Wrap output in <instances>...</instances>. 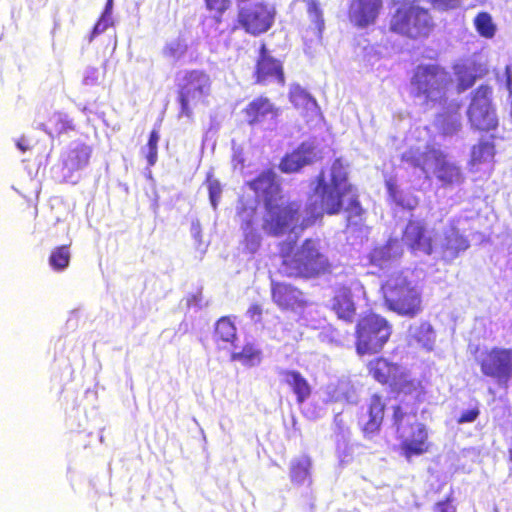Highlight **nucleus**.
I'll use <instances>...</instances> for the list:
<instances>
[{"mask_svg": "<svg viewBox=\"0 0 512 512\" xmlns=\"http://www.w3.org/2000/svg\"><path fill=\"white\" fill-rule=\"evenodd\" d=\"M314 193L319 198L320 207L315 204L307 206V216L299 224L304 231L315 225L324 215L333 216L343 209L347 213V225H359L363 221V209L356 187L349 182L346 165L336 158L329 168H323L315 177Z\"/></svg>", "mask_w": 512, "mask_h": 512, "instance_id": "f257e3e1", "label": "nucleus"}, {"mask_svg": "<svg viewBox=\"0 0 512 512\" xmlns=\"http://www.w3.org/2000/svg\"><path fill=\"white\" fill-rule=\"evenodd\" d=\"M246 186L263 205L261 229L266 235L279 237L294 230L299 221L301 205L284 199L281 179L273 167L260 171L246 182Z\"/></svg>", "mask_w": 512, "mask_h": 512, "instance_id": "f03ea898", "label": "nucleus"}, {"mask_svg": "<svg viewBox=\"0 0 512 512\" xmlns=\"http://www.w3.org/2000/svg\"><path fill=\"white\" fill-rule=\"evenodd\" d=\"M280 257L284 274L290 278L311 279L332 270L320 238L304 239L295 252L292 243L284 242L280 248Z\"/></svg>", "mask_w": 512, "mask_h": 512, "instance_id": "7ed1b4c3", "label": "nucleus"}, {"mask_svg": "<svg viewBox=\"0 0 512 512\" xmlns=\"http://www.w3.org/2000/svg\"><path fill=\"white\" fill-rule=\"evenodd\" d=\"M381 293L386 308L399 316L414 318L423 310L420 289L403 271L388 275Z\"/></svg>", "mask_w": 512, "mask_h": 512, "instance_id": "20e7f679", "label": "nucleus"}, {"mask_svg": "<svg viewBox=\"0 0 512 512\" xmlns=\"http://www.w3.org/2000/svg\"><path fill=\"white\" fill-rule=\"evenodd\" d=\"M435 28L429 10L414 1H404L398 5L390 17L391 32L418 40L428 38Z\"/></svg>", "mask_w": 512, "mask_h": 512, "instance_id": "39448f33", "label": "nucleus"}, {"mask_svg": "<svg viewBox=\"0 0 512 512\" xmlns=\"http://www.w3.org/2000/svg\"><path fill=\"white\" fill-rule=\"evenodd\" d=\"M451 84L450 73L436 62L418 64L410 78L411 94L426 104L445 99Z\"/></svg>", "mask_w": 512, "mask_h": 512, "instance_id": "423d86ee", "label": "nucleus"}, {"mask_svg": "<svg viewBox=\"0 0 512 512\" xmlns=\"http://www.w3.org/2000/svg\"><path fill=\"white\" fill-rule=\"evenodd\" d=\"M392 335L391 323L382 315L366 312L355 325L354 345L359 356L380 353Z\"/></svg>", "mask_w": 512, "mask_h": 512, "instance_id": "0eeeda50", "label": "nucleus"}, {"mask_svg": "<svg viewBox=\"0 0 512 512\" xmlns=\"http://www.w3.org/2000/svg\"><path fill=\"white\" fill-rule=\"evenodd\" d=\"M366 369L375 382L389 388L390 392L396 395H410L416 392L420 385L404 366L383 356L369 360Z\"/></svg>", "mask_w": 512, "mask_h": 512, "instance_id": "6e6552de", "label": "nucleus"}, {"mask_svg": "<svg viewBox=\"0 0 512 512\" xmlns=\"http://www.w3.org/2000/svg\"><path fill=\"white\" fill-rule=\"evenodd\" d=\"M483 377L500 388L507 389L512 381V348L493 346L484 349L476 358Z\"/></svg>", "mask_w": 512, "mask_h": 512, "instance_id": "1a4fd4ad", "label": "nucleus"}, {"mask_svg": "<svg viewBox=\"0 0 512 512\" xmlns=\"http://www.w3.org/2000/svg\"><path fill=\"white\" fill-rule=\"evenodd\" d=\"M211 78L204 70L186 71L183 83L179 85L177 100L180 105L179 116L192 117V106H196L210 95Z\"/></svg>", "mask_w": 512, "mask_h": 512, "instance_id": "9d476101", "label": "nucleus"}, {"mask_svg": "<svg viewBox=\"0 0 512 512\" xmlns=\"http://www.w3.org/2000/svg\"><path fill=\"white\" fill-rule=\"evenodd\" d=\"M492 89L488 85H480L473 93L467 110L471 127L480 132H490L498 128L499 121L491 102Z\"/></svg>", "mask_w": 512, "mask_h": 512, "instance_id": "9b49d317", "label": "nucleus"}, {"mask_svg": "<svg viewBox=\"0 0 512 512\" xmlns=\"http://www.w3.org/2000/svg\"><path fill=\"white\" fill-rule=\"evenodd\" d=\"M276 9L264 2H255L239 7L237 23L246 33L259 36L271 29L275 22Z\"/></svg>", "mask_w": 512, "mask_h": 512, "instance_id": "f8f14e48", "label": "nucleus"}, {"mask_svg": "<svg viewBox=\"0 0 512 512\" xmlns=\"http://www.w3.org/2000/svg\"><path fill=\"white\" fill-rule=\"evenodd\" d=\"M253 77L255 83L260 85L276 82L284 86L286 83L282 62L271 55L265 42H261L258 48Z\"/></svg>", "mask_w": 512, "mask_h": 512, "instance_id": "ddd939ff", "label": "nucleus"}, {"mask_svg": "<svg viewBox=\"0 0 512 512\" xmlns=\"http://www.w3.org/2000/svg\"><path fill=\"white\" fill-rule=\"evenodd\" d=\"M402 242L412 253L431 255L434 250V239L422 220H409L402 232Z\"/></svg>", "mask_w": 512, "mask_h": 512, "instance_id": "4468645a", "label": "nucleus"}, {"mask_svg": "<svg viewBox=\"0 0 512 512\" xmlns=\"http://www.w3.org/2000/svg\"><path fill=\"white\" fill-rule=\"evenodd\" d=\"M271 298L282 311L302 312L308 306L303 291L285 282L272 281Z\"/></svg>", "mask_w": 512, "mask_h": 512, "instance_id": "2eb2a0df", "label": "nucleus"}, {"mask_svg": "<svg viewBox=\"0 0 512 512\" xmlns=\"http://www.w3.org/2000/svg\"><path fill=\"white\" fill-rule=\"evenodd\" d=\"M236 215L240 220L246 245H250L252 251L256 250L261 241V236L257 231L259 216L256 205L250 199L242 196L238 200Z\"/></svg>", "mask_w": 512, "mask_h": 512, "instance_id": "dca6fc26", "label": "nucleus"}, {"mask_svg": "<svg viewBox=\"0 0 512 512\" xmlns=\"http://www.w3.org/2000/svg\"><path fill=\"white\" fill-rule=\"evenodd\" d=\"M352 286L363 293L365 292L364 286L359 281H355L351 286L341 285L335 290L330 306L331 311L335 313L337 319L347 324H352L357 314V306L353 300Z\"/></svg>", "mask_w": 512, "mask_h": 512, "instance_id": "f3484780", "label": "nucleus"}, {"mask_svg": "<svg viewBox=\"0 0 512 512\" xmlns=\"http://www.w3.org/2000/svg\"><path fill=\"white\" fill-rule=\"evenodd\" d=\"M386 404L379 393L370 396L366 413L360 418V429L366 439H373L379 435L385 418Z\"/></svg>", "mask_w": 512, "mask_h": 512, "instance_id": "a211bd4d", "label": "nucleus"}, {"mask_svg": "<svg viewBox=\"0 0 512 512\" xmlns=\"http://www.w3.org/2000/svg\"><path fill=\"white\" fill-rule=\"evenodd\" d=\"M434 163V174L437 180L445 187L459 185L464 182L465 177L461 168L451 162L442 151L431 148L429 154Z\"/></svg>", "mask_w": 512, "mask_h": 512, "instance_id": "6ab92c4d", "label": "nucleus"}, {"mask_svg": "<svg viewBox=\"0 0 512 512\" xmlns=\"http://www.w3.org/2000/svg\"><path fill=\"white\" fill-rule=\"evenodd\" d=\"M383 0H351L348 8V18L357 28H367L376 23Z\"/></svg>", "mask_w": 512, "mask_h": 512, "instance_id": "aec40b11", "label": "nucleus"}, {"mask_svg": "<svg viewBox=\"0 0 512 512\" xmlns=\"http://www.w3.org/2000/svg\"><path fill=\"white\" fill-rule=\"evenodd\" d=\"M317 159L318 152L316 146L311 142H302L297 148L290 153H286L281 158L278 167L283 173H296Z\"/></svg>", "mask_w": 512, "mask_h": 512, "instance_id": "412c9836", "label": "nucleus"}, {"mask_svg": "<svg viewBox=\"0 0 512 512\" xmlns=\"http://www.w3.org/2000/svg\"><path fill=\"white\" fill-rule=\"evenodd\" d=\"M249 126L263 124L268 118L276 119L279 116V108L266 96H258L251 100L242 110Z\"/></svg>", "mask_w": 512, "mask_h": 512, "instance_id": "4be33fe9", "label": "nucleus"}, {"mask_svg": "<svg viewBox=\"0 0 512 512\" xmlns=\"http://www.w3.org/2000/svg\"><path fill=\"white\" fill-rule=\"evenodd\" d=\"M411 435L400 443L403 456L410 460L413 456H419L429 451L428 432L423 423L415 422L411 425Z\"/></svg>", "mask_w": 512, "mask_h": 512, "instance_id": "5701e85b", "label": "nucleus"}, {"mask_svg": "<svg viewBox=\"0 0 512 512\" xmlns=\"http://www.w3.org/2000/svg\"><path fill=\"white\" fill-rule=\"evenodd\" d=\"M470 246L468 238L458 228L451 226L444 232L440 246L441 256L445 261L456 259Z\"/></svg>", "mask_w": 512, "mask_h": 512, "instance_id": "b1692460", "label": "nucleus"}, {"mask_svg": "<svg viewBox=\"0 0 512 512\" xmlns=\"http://www.w3.org/2000/svg\"><path fill=\"white\" fill-rule=\"evenodd\" d=\"M92 149L90 146L81 143L68 150L62 156V165L69 173L85 168L90 161Z\"/></svg>", "mask_w": 512, "mask_h": 512, "instance_id": "393cba45", "label": "nucleus"}, {"mask_svg": "<svg viewBox=\"0 0 512 512\" xmlns=\"http://www.w3.org/2000/svg\"><path fill=\"white\" fill-rule=\"evenodd\" d=\"M284 382L291 388L298 404L304 403L312 394V387L308 380L297 370H282Z\"/></svg>", "mask_w": 512, "mask_h": 512, "instance_id": "a878e982", "label": "nucleus"}, {"mask_svg": "<svg viewBox=\"0 0 512 512\" xmlns=\"http://www.w3.org/2000/svg\"><path fill=\"white\" fill-rule=\"evenodd\" d=\"M76 125L67 113L56 111L52 113L46 124L43 125V130L50 136H60L75 131Z\"/></svg>", "mask_w": 512, "mask_h": 512, "instance_id": "bb28decb", "label": "nucleus"}, {"mask_svg": "<svg viewBox=\"0 0 512 512\" xmlns=\"http://www.w3.org/2000/svg\"><path fill=\"white\" fill-rule=\"evenodd\" d=\"M491 138V141L480 140L471 147L468 161L470 167H479L480 165L494 161L496 155L495 136H491Z\"/></svg>", "mask_w": 512, "mask_h": 512, "instance_id": "cd10ccee", "label": "nucleus"}, {"mask_svg": "<svg viewBox=\"0 0 512 512\" xmlns=\"http://www.w3.org/2000/svg\"><path fill=\"white\" fill-rule=\"evenodd\" d=\"M310 468L311 460L308 456H302L292 460L290 463V479L292 483L301 485L306 480L311 483Z\"/></svg>", "mask_w": 512, "mask_h": 512, "instance_id": "c85d7f7f", "label": "nucleus"}, {"mask_svg": "<svg viewBox=\"0 0 512 512\" xmlns=\"http://www.w3.org/2000/svg\"><path fill=\"white\" fill-rule=\"evenodd\" d=\"M215 340L233 343L237 338L236 326L228 316H223L217 320L214 330Z\"/></svg>", "mask_w": 512, "mask_h": 512, "instance_id": "c756f323", "label": "nucleus"}, {"mask_svg": "<svg viewBox=\"0 0 512 512\" xmlns=\"http://www.w3.org/2000/svg\"><path fill=\"white\" fill-rule=\"evenodd\" d=\"M70 258L69 245H61L52 249L48 261L54 271H63L69 266Z\"/></svg>", "mask_w": 512, "mask_h": 512, "instance_id": "7c9ffc66", "label": "nucleus"}, {"mask_svg": "<svg viewBox=\"0 0 512 512\" xmlns=\"http://www.w3.org/2000/svg\"><path fill=\"white\" fill-rule=\"evenodd\" d=\"M402 255V248L397 239H389L384 245L374 250L376 261H389Z\"/></svg>", "mask_w": 512, "mask_h": 512, "instance_id": "2f4dec72", "label": "nucleus"}, {"mask_svg": "<svg viewBox=\"0 0 512 512\" xmlns=\"http://www.w3.org/2000/svg\"><path fill=\"white\" fill-rule=\"evenodd\" d=\"M231 360L239 361L243 365L253 366L261 361V352L252 344L243 346L239 352H234L231 355Z\"/></svg>", "mask_w": 512, "mask_h": 512, "instance_id": "473e14b6", "label": "nucleus"}, {"mask_svg": "<svg viewBox=\"0 0 512 512\" xmlns=\"http://www.w3.org/2000/svg\"><path fill=\"white\" fill-rule=\"evenodd\" d=\"M188 51V45L182 39H174L168 43H166L162 49V55L172 61H178Z\"/></svg>", "mask_w": 512, "mask_h": 512, "instance_id": "72a5a7b5", "label": "nucleus"}, {"mask_svg": "<svg viewBox=\"0 0 512 512\" xmlns=\"http://www.w3.org/2000/svg\"><path fill=\"white\" fill-rule=\"evenodd\" d=\"M432 147L428 148L424 152H419L418 150H409L405 152L401 159L402 161L408 163L414 168H419L423 172H427L426 170V164L428 161H431V157L429 154L430 149Z\"/></svg>", "mask_w": 512, "mask_h": 512, "instance_id": "f704fd0d", "label": "nucleus"}, {"mask_svg": "<svg viewBox=\"0 0 512 512\" xmlns=\"http://www.w3.org/2000/svg\"><path fill=\"white\" fill-rule=\"evenodd\" d=\"M160 136L157 130H152L149 134L148 142L146 146L142 149V154L144 158L147 160V164L149 167H152L156 164L158 159V142Z\"/></svg>", "mask_w": 512, "mask_h": 512, "instance_id": "c9c22d12", "label": "nucleus"}, {"mask_svg": "<svg viewBox=\"0 0 512 512\" xmlns=\"http://www.w3.org/2000/svg\"><path fill=\"white\" fill-rule=\"evenodd\" d=\"M474 25L477 32L485 38H492L495 34V25L487 12L478 13L474 19Z\"/></svg>", "mask_w": 512, "mask_h": 512, "instance_id": "e433bc0d", "label": "nucleus"}, {"mask_svg": "<svg viewBox=\"0 0 512 512\" xmlns=\"http://www.w3.org/2000/svg\"><path fill=\"white\" fill-rule=\"evenodd\" d=\"M205 183L207 185L210 203L212 207L216 209L222 194V185L220 181L214 177L212 172L206 174Z\"/></svg>", "mask_w": 512, "mask_h": 512, "instance_id": "4c0bfd02", "label": "nucleus"}, {"mask_svg": "<svg viewBox=\"0 0 512 512\" xmlns=\"http://www.w3.org/2000/svg\"><path fill=\"white\" fill-rule=\"evenodd\" d=\"M207 11L212 13L218 22L222 15L230 8L231 0H203Z\"/></svg>", "mask_w": 512, "mask_h": 512, "instance_id": "58836bf2", "label": "nucleus"}, {"mask_svg": "<svg viewBox=\"0 0 512 512\" xmlns=\"http://www.w3.org/2000/svg\"><path fill=\"white\" fill-rule=\"evenodd\" d=\"M476 81V76L467 70L457 72V91L464 92L471 88Z\"/></svg>", "mask_w": 512, "mask_h": 512, "instance_id": "ea45409f", "label": "nucleus"}, {"mask_svg": "<svg viewBox=\"0 0 512 512\" xmlns=\"http://www.w3.org/2000/svg\"><path fill=\"white\" fill-rule=\"evenodd\" d=\"M408 416L407 412L404 411L403 407L399 404L392 407V424L395 427L397 433L402 432L404 427V419Z\"/></svg>", "mask_w": 512, "mask_h": 512, "instance_id": "a19ab883", "label": "nucleus"}, {"mask_svg": "<svg viewBox=\"0 0 512 512\" xmlns=\"http://www.w3.org/2000/svg\"><path fill=\"white\" fill-rule=\"evenodd\" d=\"M480 415V410L477 406L470 408L468 410L463 411L456 422L458 424L471 423L474 422Z\"/></svg>", "mask_w": 512, "mask_h": 512, "instance_id": "79ce46f5", "label": "nucleus"}, {"mask_svg": "<svg viewBox=\"0 0 512 512\" xmlns=\"http://www.w3.org/2000/svg\"><path fill=\"white\" fill-rule=\"evenodd\" d=\"M452 495L446 496L442 501H438L434 507L433 512H456V507L452 504Z\"/></svg>", "mask_w": 512, "mask_h": 512, "instance_id": "37998d69", "label": "nucleus"}, {"mask_svg": "<svg viewBox=\"0 0 512 512\" xmlns=\"http://www.w3.org/2000/svg\"><path fill=\"white\" fill-rule=\"evenodd\" d=\"M428 2L437 9L449 10L456 8L459 0H428Z\"/></svg>", "mask_w": 512, "mask_h": 512, "instance_id": "c03bdc74", "label": "nucleus"}, {"mask_svg": "<svg viewBox=\"0 0 512 512\" xmlns=\"http://www.w3.org/2000/svg\"><path fill=\"white\" fill-rule=\"evenodd\" d=\"M334 429L335 433L339 436H345L346 433H348L349 428L345 424L343 418L341 417V414L338 413L334 416L333 419Z\"/></svg>", "mask_w": 512, "mask_h": 512, "instance_id": "a18cd8bd", "label": "nucleus"}, {"mask_svg": "<svg viewBox=\"0 0 512 512\" xmlns=\"http://www.w3.org/2000/svg\"><path fill=\"white\" fill-rule=\"evenodd\" d=\"M232 165L234 169L243 170L246 166V158L242 150L234 151L232 155Z\"/></svg>", "mask_w": 512, "mask_h": 512, "instance_id": "49530a36", "label": "nucleus"}, {"mask_svg": "<svg viewBox=\"0 0 512 512\" xmlns=\"http://www.w3.org/2000/svg\"><path fill=\"white\" fill-rule=\"evenodd\" d=\"M262 314H263V308L258 303H254V304L250 305V307L247 310L248 317L255 322L261 321Z\"/></svg>", "mask_w": 512, "mask_h": 512, "instance_id": "de8ad7c7", "label": "nucleus"}, {"mask_svg": "<svg viewBox=\"0 0 512 512\" xmlns=\"http://www.w3.org/2000/svg\"><path fill=\"white\" fill-rule=\"evenodd\" d=\"M108 25L105 21H103V19H99L94 27H93V30H92V33H91V39L94 38L95 36L103 33L106 29H107Z\"/></svg>", "mask_w": 512, "mask_h": 512, "instance_id": "09e8293b", "label": "nucleus"}, {"mask_svg": "<svg viewBox=\"0 0 512 512\" xmlns=\"http://www.w3.org/2000/svg\"><path fill=\"white\" fill-rule=\"evenodd\" d=\"M290 98H291V101H292L295 105H297V104H298V102H297V101H298V98H302V99L306 100L307 102H312V103H314V101H312L311 97H310V96H308L305 92H303V91H301V90L296 91V92H294V93H291Z\"/></svg>", "mask_w": 512, "mask_h": 512, "instance_id": "8fccbe9b", "label": "nucleus"}, {"mask_svg": "<svg viewBox=\"0 0 512 512\" xmlns=\"http://www.w3.org/2000/svg\"><path fill=\"white\" fill-rule=\"evenodd\" d=\"M506 85H507V88L509 89L510 93H512V77L509 73L507 74V77H506Z\"/></svg>", "mask_w": 512, "mask_h": 512, "instance_id": "3c124183", "label": "nucleus"}, {"mask_svg": "<svg viewBox=\"0 0 512 512\" xmlns=\"http://www.w3.org/2000/svg\"><path fill=\"white\" fill-rule=\"evenodd\" d=\"M387 188L389 190V193L394 196L395 194V186L393 183H387Z\"/></svg>", "mask_w": 512, "mask_h": 512, "instance_id": "603ef678", "label": "nucleus"}, {"mask_svg": "<svg viewBox=\"0 0 512 512\" xmlns=\"http://www.w3.org/2000/svg\"><path fill=\"white\" fill-rule=\"evenodd\" d=\"M420 331H425V332H427L429 334H432V329H431L430 326H421L420 327Z\"/></svg>", "mask_w": 512, "mask_h": 512, "instance_id": "864d4df0", "label": "nucleus"}, {"mask_svg": "<svg viewBox=\"0 0 512 512\" xmlns=\"http://www.w3.org/2000/svg\"><path fill=\"white\" fill-rule=\"evenodd\" d=\"M431 345H432V341L430 340V338L427 339V343H423V346L427 347L428 349L431 348Z\"/></svg>", "mask_w": 512, "mask_h": 512, "instance_id": "5fc2aeb1", "label": "nucleus"}, {"mask_svg": "<svg viewBox=\"0 0 512 512\" xmlns=\"http://www.w3.org/2000/svg\"><path fill=\"white\" fill-rule=\"evenodd\" d=\"M18 146H19V148H20L22 151H25V148L23 147V145H20V144H19Z\"/></svg>", "mask_w": 512, "mask_h": 512, "instance_id": "6e6d98bb", "label": "nucleus"}]
</instances>
